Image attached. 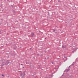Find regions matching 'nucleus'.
I'll list each match as a JSON object with an SVG mask.
<instances>
[{"mask_svg":"<svg viewBox=\"0 0 78 78\" xmlns=\"http://www.w3.org/2000/svg\"><path fill=\"white\" fill-rule=\"evenodd\" d=\"M67 47V46L66 45H62V48H66Z\"/></svg>","mask_w":78,"mask_h":78,"instance_id":"f257e3e1","label":"nucleus"},{"mask_svg":"<svg viewBox=\"0 0 78 78\" xmlns=\"http://www.w3.org/2000/svg\"><path fill=\"white\" fill-rule=\"evenodd\" d=\"M31 37H33V36H34V33H32L31 34Z\"/></svg>","mask_w":78,"mask_h":78,"instance_id":"f03ea898","label":"nucleus"},{"mask_svg":"<svg viewBox=\"0 0 78 78\" xmlns=\"http://www.w3.org/2000/svg\"><path fill=\"white\" fill-rule=\"evenodd\" d=\"M66 70L67 72H69V70H70V69H66Z\"/></svg>","mask_w":78,"mask_h":78,"instance_id":"7ed1b4c3","label":"nucleus"},{"mask_svg":"<svg viewBox=\"0 0 78 78\" xmlns=\"http://www.w3.org/2000/svg\"><path fill=\"white\" fill-rule=\"evenodd\" d=\"M7 64H8L9 63V60H7Z\"/></svg>","mask_w":78,"mask_h":78,"instance_id":"20e7f679","label":"nucleus"},{"mask_svg":"<svg viewBox=\"0 0 78 78\" xmlns=\"http://www.w3.org/2000/svg\"><path fill=\"white\" fill-rule=\"evenodd\" d=\"M2 76H4V75H3V74H2Z\"/></svg>","mask_w":78,"mask_h":78,"instance_id":"39448f33","label":"nucleus"},{"mask_svg":"<svg viewBox=\"0 0 78 78\" xmlns=\"http://www.w3.org/2000/svg\"><path fill=\"white\" fill-rule=\"evenodd\" d=\"M53 31H54V32H55V31H56V30L55 29H53Z\"/></svg>","mask_w":78,"mask_h":78,"instance_id":"423d86ee","label":"nucleus"},{"mask_svg":"<svg viewBox=\"0 0 78 78\" xmlns=\"http://www.w3.org/2000/svg\"><path fill=\"white\" fill-rule=\"evenodd\" d=\"M23 1H26V2H27V0H23Z\"/></svg>","mask_w":78,"mask_h":78,"instance_id":"0eeeda50","label":"nucleus"},{"mask_svg":"<svg viewBox=\"0 0 78 78\" xmlns=\"http://www.w3.org/2000/svg\"><path fill=\"white\" fill-rule=\"evenodd\" d=\"M55 34H58V33H57V32H55Z\"/></svg>","mask_w":78,"mask_h":78,"instance_id":"6e6552de","label":"nucleus"},{"mask_svg":"<svg viewBox=\"0 0 78 78\" xmlns=\"http://www.w3.org/2000/svg\"><path fill=\"white\" fill-rule=\"evenodd\" d=\"M74 51H73V53H74Z\"/></svg>","mask_w":78,"mask_h":78,"instance_id":"1a4fd4ad","label":"nucleus"},{"mask_svg":"<svg viewBox=\"0 0 78 78\" xmlns=\"http://www.w3.org/2000/svg\"><path fill=\"white\" fill-rule=\"evenodd\" d=\"M4 64H3V65H1V66H4Z\"/></svg>","mask_w":78,"mask_h":78,"instance_id":"9d476101","label":"nucleus"},{"mask_svg":"<svg viewBox=\"0 0 78 78\" xmlns=\"http://www.w3.org/2000/svg\"><path fill=\"white\" fill-rule=\"evenodd\" d=\"M23 76H25V73H24Z\"/></svg>","mask_w":78,"mask_h":78,"instance_id":"9b49d317","label":"nucleus"},{"mask_svg":"<svg viewBox=\"0 0 78 78\" xmlns=\"http://www.w3.org/2000/svg\"><path fill=\"white\" fill-rule=\"evenodd\" d=\"M2 69H3V66H2V67H1Z\"/></svg>","mask_w":78,"mask_h":78,"instance_id":"f8f14e48","label":"nucleus"},{"mask_svg":"<svg viewBox=\"0 0 78 78\" xmlns=\"http://www.w3.org/2000/svg\"><path fill=\"white\" fill-rule=\"evenodd\" d=\"M70 67V66H69V67H68V69H69V67Z\"/></svg>","mask_w":78,"mask_h":78,"instance_id":"ddd939ff","label":"nucleus"},{"mask_svg":"<svg viewBox=\"0 0 78 78\" xmlns=\"http://www.w3.org/2000/svg\"><path fill=\"white\" fill-rule=\"evenodd\" d=\"M72 66H73V65H74V64H72Z\"/></svg>","mask_w":78,"mask_h":78,"instance_id":"4468645a","label":"nucleus"},{"mask_svg":"<svg viewBox=\"0 0 78 78\" xmlns=\"http://www.w3.org/2000/svg\"><path fill=\"white\" fill-rule=\"evenodd\" d=\"M25 67H23V69H24V68Z\"/></svg>","mask_w":78,"mask_h":78,"instance_id":"2eb2a0df","label":"nucleus"},{"mask_svg":"<svg viewBox=\"0 0 78 78\" xmlns=\"http://www.w3.org/2000/svg\"><path fill=\"white\" fill-rule=\"evenodd\" d=\"M21 66H23V64H21Z\"/></svg>","mask_w":78,"mask_h":78,"instance_id":"dca6fc26","label":"nucleus"},{"mask_svg":"<svg viewBox=\"0 0 78 78\" xmlns=\"http://www.w3.org/2000/svg\"><path fill=\"white\" fill-rule=\"evenodd\" d=\"M64 58H66V56H65Z\"/></svg>","mask_w":78,"mask_h":78,"instance_id":"f3484780","label":"nucleus"},{"mask_svg":"<svg viewBox=\"0 0 78 78\" xmlns=\"http://www.w3.org/2000/svg\"><path fill=\"white\" fill-rule=\"evenodd\" d=\"M21 75H23L22 73L21 74Z\"/></svg>","mask_w":78,"mask_h":78,"instance_id":"a211bd4d","label":"nucleus"},{"mask_svg":"<svg viewBox=\"0 0 78 78\" xmlns=\"http://www.w3.org/2000/svg\"><path fill=\"white\" fill-rule=\"evenodd\" d=\"M52 64H53V62H52Z\"/></svg>","mask_w":78,"mask_h":78,"instance_id":"6ab92c4d","label":"nucleus"},{"mask_svg":"<svg viewBox=\"0 0 78 78\" xmlns=\"http://www.w3.org/2000/svg\"><path fill=\"white\" fill-rule=\"evenodd\" d=\"M26 64H27V62H26Z\"/></svg>","mask_w":78,"mask_h":78,"instance_id":"aec40b11","label":"nucleus"},{"mask_svg":"<svg viewBox=\"0 0 78 78\" xmlns=\"http://www.w3.org/2000/svg\"><path fill=\"white\" fill-rule=\"evenodd\" d=\"M39 31L40 33L41 32V31Z\"/></svg>","mask_w":78,"mask_h":78,"instance_id":"412c9836","label":"nucleus"},{"mask_svg":"<svg viewBox=\"0 0 78 78\" xmlns=\"http://www.w3.org/2000/svg\"><path fill=\"white\" fill-rule=\"evenodd\" d=\"M2 11H3V9L2 10Z\"/></svg>","mask_w":78,"mask_h":78,"instance_id":"4be33fe9","label":"nucleus"},{"mask_svg":"<svg viewBox=\"0 0 78 78\" xmlns=\"http://www.w3.org/2000/svg\"><path fill=\"white\" fill-rule=\"evenodd\" d=\"M1 24H2V23H0V25H1Z\"/></svg>","mask_w":78,"mask_h":78,"instance_id":"5701e85b","label":"nucleus"},{"mask_svg":"<svg viewBox=\"0 0 78 78\" xmlns=\"http://www.w3.org/2000/svg\"><path fill=\"white\" fill-rule=\"evenodd\" d=\"M47 58H48V57Z\"/></svg>","mask_w":78,"mask_h":78,"instance_id":"b1692460","label":"nucleus"},{"mask_svg":"<svg viewBox=\"0 0 78 78\" xmlns=\"http://www.w3.org/2000/svg\"><path fill=\"white\" fill-rule=\"evenodd\" d=\"M55 69V70H56V69Z\"/></svg>","mask_w":78,"mask_h":78,"instance_id":"393cba45","label":"nucleus"},{"mask_svg":"<svg viewBox=\"0 0 78 78\" xmlns=\"http://www.w3.org/2000/svg\"><path fill=\"white\" fill-rule=\"evenodd\" d=\"M5 65H6V64H5Z\"/></svg>","mask_w":78,"mask_h":78,"instance_id":"a878e982","label":"nucleus"},{"mask_svg":"<svg viewBox=\"0 0 78 78\" xmlns=\"http://www.w3.org/2000/svg\"><path fill=\"white\" fill-rule=\"evenodd\" d=\"M8 56H9V55H8Z\"/></svg>","mask_w":78,"mask_h":78,"instance_id":"bb28decb","label":"nucleus"}]
</instances>
